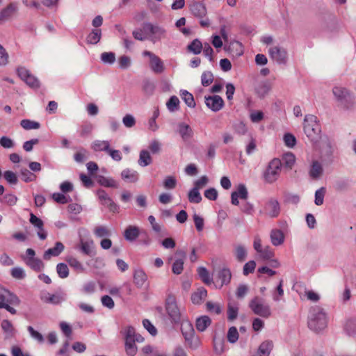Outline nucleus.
Masks as SVG:
<instances>
[{"instance_id": "09e8293b", "label": "nucleus", "mask_w": 356, "mask_h": 356, "mask_svg": "<svg viewBox=\"0 0 356 356\" xmlns=\"http://www.w3.org/2000/svg\"><path fill=\"white\" fill-rule=\"evenodd\" d=\"M181 96L182 99L184 101L186 104L188 106L194 108L195 106V103L194 101L193 96L191 93L188 92L186 90L181 91Z\"/></svg>"}, {"instance_id": "7c9ffc66", "label": "nucleus", "mask_w": 356, "mask_h": 356, "mask_svg": "<svg viewBox=\"0 0 356 356\" xmlns=\"http://www.w3.org/2000/svg\"><path fill=\"white\" fill-rule=\"evenodd\" d=\"M91 148L95 152H108L110 148V143L108 140H96L91 145Z\"/></svg>"}, {"instance_id": "6e6d98bb", "label": "nucleus", "mask_w": 356, "mask_h": 356, "mask_svg": "<svg viewBox=\"0 0 356 356\" xmlns=\"http://www.w3.org/2000/svg\"><path fill=\"white\" fill-rule=\"evenodd\" d=\"M213 81V75L209 71H205L201 76V83L203 86H208Z\"/></svg>"}, {"instance_id": "473e14b6", "label": "nucleus", "mask_w": 356, "mask_h": 356, "mask_svg": "<svg viewBox=\"0 0 356 356\" xmlns=\"http://www.w3.org/2000/svg\"><path fill=\"white\" fill-rule=\"evenodd\" d=\"M102 38V31L99 29H94L87 35L86 41L91 44H97Z\"/></svg>"}, {"instance_id": "412c9836", "label": "nucleus", "mask_w": 356, "mask_h": 356, "mask_svg": "<svg viewBox=\"0 0 356 356\" xmlns=\"http://www.w3.org/2000/svg\"><path fill=\"white\" fill-rule=\"evenodd\" d=\"M271 89V85L268 81L259 83L255 87V92L259 98L265 97Z\"/></svg>"}, {"instance_id": "37998d69", "label": "nucleus", "mask_w": 356, "mask_h": 356, "mask_svg": "<svg viewBox=\"0 0 356 356\" xmlns=\"http://www.w3.org/2000/svg\"><path fill=\"white\" fill-rule=\"evenodd\" d=\"M326 193V188L325 187H321L315 192V200L314 203L317 206H321L324 202V197Z\"/></svg>"}, {"instance_id": "49530a36", "label": "nucleus", "mask_w": 356, "mask_h": 356, "mask_svg": "<svg viewBox=\"0 0 356 356\" xmlns=\"http://www.w3.org/2000/svg\"><path fill=\"white\" fill-rule=\"evenodd\" d=\"M197 273L201 280L207 284H210L212 282V279L210 277L209 273L206 268L199 267Z\"/></svg>"}, {"instance_id": "69168bd1", "label": "nucleus", "mask_w": 356, "mask_h": 356, "mask_svg": "<svg viewBox=\"0 0 356 356\" xmlns=\"http://www.w3.org/2000/svg\"><path fill=\"white\" fill-rule=\"evenodd\" d=\"M101 60L104 63L113 64L115 61V55L113 52H104L101 54Z\"/></svg>"}, {"instance_id": "c85d7f7f", "label": "nucleus", "mask_w": 356, "mask_h": 356, "mask_svg": "<svg viewBox=\"0 0 356 356\" xmlns=\"http://www.w3.org/2000/svg\"><path fill=\"white\" fill-rule=\"evenodd\" d=\"M232 278V273L229 268H224L218 273V279L220 281V287L224 284H228Z\"/></svg>"}, {"instance_id": "680f3d73", "label": "nucleus", "mask_w": 356, "mask_h": 356, "mask_svg": "<svg viewBox=\"0 0 356 356\" xmlns=\"http://www.w3.org/2000/svg\"><path fill=\"white\" fill-rule=\"evenodd\" d=\"M207 309L211 313L220 314L222 312V307L218 303L207 302L206 304Z\"/></svg>"}, {"instance_id": "39448f33", "label": "nucleus", "mask_w": 356, "mask_h": 356, "mask_svg": "<svg viewBox=\"0 0 356 356\" xmlns=\"http://www.w3.org/2000/svg\"><path fill=\"white\" fill-rule=\"evenodd\" d=\"M282 163L280 159L275 158L268 164L264 172L263 177L266 182L273 184L276 181L280 175Z\"/></svg>"}, {"instance_id": "20e7f679", "label": "nucleus", "mask_w": 356, "mask_h": 356, "mask_svg": "<svg viewBox=\"0 0 356 356\" xmlns=\"http://www.w3.org/2000/svg\"><path fill=\"white\" fill-rule=\"evenodd\" d=\"M125 351L129 356H134L138 351L136 342L142 343L144 338L136 332L134 327L128 326L124 330Z\"/></svg>"}, {"instance_id": "79ce46f5", "label": "nucleus", "mask_w": 356, "mask_h": 356, "mask_svg": "<svg viewBox=\"0 0 356 356\" xmlns=\"http://www.w3.org/2000/svg\"><path fill=\"white\" fill-rule=\"evenodd\" d=\"M188 200L191 203H200L202 201V196L199 192V189L193 187L188 193Z\"/></svg>"}, {"instance_id": "5701e85b", "label": "nucleus", "mask_w": 356, "mask_h": 356, "mask_svg": "<svg viewBox=\"0 0 356 356\" xmlns=\"http://www.w3.org/2000/svg\"><path fill=\"white\" fill-rule=\"evenodd\" d=\"M270 238L273 245L278 246L284 243V235L281 230L273 229L270 233Z\"/></svg>"}, {"instance_id": "052dcab7", "label": "nucleus", "mask_w": 356, "mask_h": 356, "mask_svg": "<svg viewBox=\"0 0 356 356\" xmlns=\"http://www.w3.org/2000/svg\"><path fill=\"white\" fill-rule=\"evenodd\" d=\"M0 146L5 149H11L15 146V142L10 138L3 136L0 138Z\"/></svg>"}, {"instance_id": "e433bc0d", "label": "nucleus", "mask_w": 356, "mask_h": 356, "mask_svg": "<svg viewBox=\"0 0 356 356\" xmlns=\"http://www.w3.org/2000/svg\"><path fill=\"white\" fill-rule=\"evenodd\" d=\"M203 48V44L198 39L193 40L188 46V50L194 54L201 53Z\"/></svg>"}, {"instance_id": "e2e57ef3", "label": "nucleus", "mask_w": 356, "mask_h": 356, "mask_svg": "<svg viewBox=\"0 0 356 356\" xmlns=\"http://www.w3.org/2000/svg\"><path fill=\"white\" fill-rule=\"evenodd\" d=\"M0 201L9 206H13L17 203V197L11 193L6 194L3 197L0 198Z\"/></svg>"}, {"instance_id": "a18cd8bd", "label": "nucleus", "mask_w": 356, "mask_h": 356, "mask_svg": "<svg viewBox=\"0 0 356 356\" xmlns=\"http://www.w3.org/2000/svg\"><path fill=\"white\" fill-rule=\"evenodd\" d=\"M225 341L222 338H213V349L217 354H221L225 350Z\"/></svg>"}, {"instance_id": "0e129e2a", "label": "nucleus", "mask_w": 356, "mask_h": 356, "mask_svg": "<svg viewBox=\"0 0 356 356\" xmlns=\"http://www.w3.org/2000/svg\"><path fill=\"white\" fill-rule=\"evenodd\" d=\"M256 268V262L254 260H250L245 264L243 268V273L247 276L250 273H252Z\"/></svg>"}, {"instance_id": "dca6fc26", "label": "nucleus", "mask_w": 356, "mask_h": 356, "mask_svg": "<svg viewBox=\"0 0 356 356\" xmlns=\"http://www.w3.org/2000/svg\"><path fill=\"white\" fill-rule=\"evenodd\" d=\"M265 211L266 214L270 218H276L280 212V207L278 201L275 199H270L266 206Z\"/></svg>"}, {"instance_id": "9b49d317", "label": "nucleus", "mask_w": 356, "mask_h": 356, "mask_svg": "<svg viewBox=\"0 0 356 356\" xmlns=\"http://www.w3.org/2000/svg\"><path fill=\"white\" fill-rule=\"evenodd\" d=\"M19 304V300L17 296L6 289L0 287V308L5 307L6 305H18Z\"/></svg>"}, {"instance_id": "393cba45", "label": "nucleus", "mask_w": 356, "mask_h": 356, "mask_svg": "<svg viewBox=\"0 0 356 356\" xmlns=\"http://www.w3.org/2000/svg\"><path fill=\"white\" fill-rule=\"evenodd\" d=\"M273 348V342L270 340H266L259 345L257 355L259 356H269Z\"/></svg>"}, {"instance_id": "864d4df0", "label": "nucleus", "mask_w": 356, "mask_h": 356, "mask_svg": "<svg viewBox=\"0 0 356 356\" xmlns=\"http://www.w3.org/2000/svg\"><path fill=\"white\" fill-rule=\"evenodd\" d=\"M20 124L26 130L37 129L40 127L39 122L27 119L22 120L20 122Z\"/></svg>"}, {"instance_id": "7ed1b4c3", "label": "nucleus", "mask_w": 356, "mask_h": 356, "mask_svg": "<svg viewBox=\"0 0 356 356\" xmlns=\"http://www.w3.org/2000/svg\"><path fill=\"white\" fill-rule=\"evenodd\" d=\"M304 132L309 140L315 143L321 138V127L317 117L308 114L305 116L303 123Z\"/></svg>"}, {"instance_id": "4c0bfd02", "label": "nucleus", "mask_w": 356, "mask_h": 356, "mask_svg": "<svg viewBox=\"0 0 356 356\" xmlns=\"http://www.w3.org/2000/svg\"><path fill=\"white\" fill-rule=\"evenodd\" d=\"M282 160L284 167L291 170L296 163V156L293 153L287 152L283 155Z\"/></svg>"}, {"instance_id": "a878e982", "label": "nucleus", "mask_w": 356, "mask_h": 356, "mask_svg": "<svg viewBox=\"0 0 356 356\" xmlns=\"http://www.w3.org/2000/svg\"><path fill=\"white\" fill-rule=\"evenodd\" d=\"M323 171V170L321 164L318 161H314L312 163L309 175L311 178L318 179L322 175Z\"/></svg>"}, {"instance_id": "b1692460", "label": "nucleus", "mask_w": 356, "mask_h": 356, "mask_svg": "<svg viewBox=\"0 0 356 356\" xmlns=\"http://www.w3.org/2000/svg\"><path fill=\"white\" fill-rule=\"evenodd\" d=\"M121 177L124 181L135 183L139 179V174L134 170L126 168L122 171Z\"/></svg>"}, {"instance_id": "ea45409f", "label": "nucleus", "mask_w": 356, "mask_h": 356, "mask_svg": "<svg viewBox=\"0 0 356 356\" xmlns=\"http://www.w3.org/2000/svg\"><path fill=\"white\" fill-rule=\"evenodd\" d=\"M247 250L243 245H237L234 250V255L236 259L239 262H243L247 257Z\"/></svg>"}, {"instance_id": "4d7b16f0", "label": "nucleus", "mask_w": 356, "mask_h": 356, "mask_svg": "<svg viewBox=\"0 0 356 356\" xmlns=\"http://www.w3.org/2000/svg\"><path fill=\"white\" fill-rule=\"evenodd\" d=\"M20 177L21 179L24 182H31L35 179V175L31 172L29 170L26 168H23L20 170Z\"/></svg>"}, {"instance_id": "f3484780", "label": "nucleus", "mask_w": 356, "mask_h": 356, "mask_svg": "<svg viewBox=\"0 0 356 356\" xmlns=\"http://www.w3.org/2000/svg\"><path fill=\"white\" fill-rule=\"evenodd\" d=\"M176 254L178 255L179 258L175 259L173 262L172 271L175 275H180L184 269V259L186 257V254L184 250H177Z\"/></svg>"}, {"instance_id": "9d476101", "label": "nucleus", "mask_w": 356, "mask_h": 356, "mask_svg": "<svg viewBox=\"0 0 356 356\" xmlns=\"http://www.w3.org/2000/svg\"><path fill=\"white\" fill-rule=\"evenodd\" d=\"M268 54L272 60L278 64H286L287 61V51L281 47L273 46L269 48Z\"/></svg>"}, {"instance_id": "f03ea898", "label": "nucleus", "mask_w": 356, "mask_h": 356, "mask_svg": "<svg viewBox=\"0 0 356 356\" xmlns=\"http://www.w3.org/2000/svg\"><path fill=\"white\" fill-rule=\"evenodd\" d=\"M335 100L343 109L350 110L355 105V97L347 88L342 86H335L332 90Z\"/></svg>"}, {"instance_id": "f8f14e48", "label": "nucleus", "mask_w": 356, "mask_h": 356, "mask_svg": "<svg viewBox=\"0 0 356 356\" xmlns=\"http://www.w3.org/2000/svg\"><path fill=\"white\" fill-rule=\"evenodd\" d=\"M207 106L214 112L220 111L224 106V101L219 95L205 97Z\"/></svg>"}, {"instance_id": "a19ab883", "label": "nucleus", "mask_w": 356, "mask_h": 356, "mask_svg": "<svg viewBox=\"0 0 356 356\" xmlns=\"http://www.w3.org/2000/svg\"><path fill=\"white\" fill-rule=\"evenodd\" d=\"M94 234L98 238L108 237L111 235V230L105 226H97L93 230Z\"/></svg>"}, {"instance_id": "4be33fe9", "label": "nucleus", "mask_w": 356, "mask_h": 356, "mask_svg": "<svg viewBox=\"0 0 356 356\" xmlns=\"http://www.w3.org/2000/svg\"><path fill=\"white\" fill-rule=\"evenodd\" d=\"M178 132L184 140H188L192 138L193 135L191 127L184 122L178 124Z\"/></svg>"}, {"instance_id": "58836bf2", "label": "nucleus", "mask_w": 356, "mask_h": 356, "mask_svg": "<svg viewBox=\"0 0 356 356\" xmlns=\"http://www.w3.org/2000/svg\"><path fill=\"white\" fill-rule=\"evenodd\" d=\"M66 261L70 266L73 268L75 270L78 272L84 271V267L83 264L76 258L71 256L67 257Z\"/></svg>"}, {"instance_id": "338daca9", "label": "nucleus", "mask_w": 356, "mask_h": 356, "mask_svg": "<svg viewBox=\"0 0 356 356\" xmlns=\"http://www.w3.org/2000/svg\"><path fill=\"white\" fill-rule=\"evenodd\" d=\"M193 218L196 229L198 232H202L204 225V218L197 213L193 214Z\"/></svg>"}, {"instance_id": "72a5a7b5", "label": "nucleus", "mask_w": 356, "mask_h": 356, "mask_svg": "<svg viewBox=\"0 0 356 356\" xmlns=\"http://www.w3.org/2000/svg\"><path fill=\"white\" fill-rule=\"evenodd\" d=\"M152 162V158L147 150L143 149L140 152L139 159L138 161V165L142 167H145L150 165Z\"/></svg>"}, {"instance_id": "423d86ee", "label": "nucleus", "mask_w": 356, "mask_h": 356, "mask_svg": "<svg viewBox=\"0 0 356 356\" xmlns=\"http://www.w3.org/2000/svg\"><path fill=\"white\" fill-rule=\"evenodd\" d=\"M249 307L253 313L264 318H268L271 315L270 307L264 303V300L256 296L249 302Z\"/></svg>"}, {"instance_id": "de8ad7c7", "label": "nucleus", "mask_w": 356, "mask_h": 356, "mask_svg": "<svg viewBox=\"0 0 356 356\" xmlns=\"http://www.w3.org/2000/svg\"><path fill=\"white\" fill-rule=\"evenodd\" d=\"M258 253L260 257L264 260L270 259L274 256L273 250L268 245L262 248Z\"/></svg>"}, {"instance_id": "a211bd4d", "label": "nucleus", "mask_w": 356, "mask_h": 356, "mask_svg": "<svg viewBox=\"0 0 356 356\" xmlns=\"http://www.w3.org/2000/svg\"><path fill=\"white\" fill-rule=\"evenodd\" d=\"M191 13L197 18H203L206 16L207 10L205 5L202 2H193L190 6Z\"/></svg>"}, {"instance_id": "4468645a", "label": "nucleus", "mask_w": 356, "mask_h": 356, "mask_svg": "<svg viewBox=\"0 0 356 356\" xmlns=\"http://www.w3.org/2000/svg\"><path fill=\"white\" fill-rule=\"evenodd\" d=\"M181 330L185 340L188 343H191V341L193 339L195 333L193 325L189 321L184 320L181 323ZM190 346L193 347L192 343H190ZM197 346L198 342L197 341L193 348H197Z\"/></svg>"}, {"instance_id": "8fccbe9b", "label": "nucleus", "mask_w": 356, "mask_h": 356, "mask_svg": "<svg viewBox=\"0 0 356 356\" xmlns=\"http://www.w3.org/2000/svg\"><path fill=\"white\" fill-rule=\"evenodd\" d=\"M179 100L177 96H172L166 103L169 111L174 112L179 109Z\"/></svg>"}, {"instance_id": "c9c22d12", "label": "nucleus", "mask_w": 356, "mask_h": 356, "mask_svg": "<svg viewBox=\"0 0 356 356\" xmlns=\"http://www.w3.org/2000/svg\"><path fill=\"white\" fill-rule=\"evenodd\" d=\"M211 321L207 316H202L196 320V328L200 332H204L210 325Z\"/></svg>"}, {"instance_id": "c03bdc74", "label": "nucleus", "mask_w": 356, "mask_h": 356, "mask_svg": "<svg viewBox=\"0 0 356 356\" xmlns=\"http://www.w3.org/2000/svg\"><path fill=\"white\" fill-rule=\"evenodd\" d=\"M92 241H81L80 248L81 251L86 255L92 256L95 254V252L92 248Z\"/></svg>"}, {"instance_id": "774afa93", "label": "nucleus", "mask_w": 356, "mask_h": 356, "mask_svg": "<svg viewBox=\"0 0 356 356\" xmlns=\"http://www.w3.org/2000/svg\"><path fill=\"white\" fill-rule=\"evenodd\" d=\"M3 177L6 181L10 184H16L17 183V177L16 174L10 170L5 171Z\"/></svg>"}, {"instance_id": "0eeeda50", "label": "nucleus", "mask_w": 356, "mask_h": 356, "mask_svg": "<svg viewBox=\"0 0 356 356\" xmlns=\"http://www.w3.org/2000/svg\"><path fill=\"white\" fill-rule=\"evenodd\" d=\"M165 309L172 321L175 323L181 321L182 314L177 305L176 298L172 293H169L166 298Z\"/></svg>"}, {"instance_id": "13d9d810", "label": "nucleus", "mask_w": 356, "mask_h": 356, "mask_svg": "<svg viewBox=\"0 0 356 356\" xmlns=\"http://www.w3.org/2000/svg\"><path fill=\"white\" fill-rule=\"evenodd\" d=\"M177 179L174 176H168L163 181V187L167 190L174 189L177 186Z\"/></svg>"}, {"instance_id": "ddd939ff", "label": "nucleus", "mask_w": 356, "mask_h": 356, "mask_svg": "<svg viewBox=\"0 0 356 356\" xmlns=\"http://www.w3.org/2000/svg\"><path fill=\"white\" fill-rule=\"evenodd\" d=\"M18 3L11 2L0 12V22L7 21L11 19L18 11Z\"/></svg>"}, {"instance_id": "c756f323", "label": "nucleus", "mask_w": 356, "mask_h": 356, "mask_svg": "<svg viewBox=\"0 0 356 356\" xmlns=\"http://www.w3.org/2000/svg\"><path fill=\"white\" fill-rule=\"evenodd\" d=\"M151 29L153 30L151 34V40L152 42H155L165 38L166 31L163 27L155 26L154 27H151Z\"/></svg>"}, {"instance_id": "1a4fd4ad", "label": "nucleus", "mask_w": 356, "mask_h": 356, "mask_svg": "<svg viewBox=\"0 0 356 356\" xmlns=\"http://www.w3.org/2000/svg\"><path fill=\"white\" fill-rule=\"evenodd\" d=\"M143 55L149 58V67L154 73L161 74L164 72L165 66L163 62L158 56L149 51H144Z\"/></svg>"}, {"instance_id": "f257e3e1", "label": "nucleus", "mask_w": 356, "mask_h": 356, "mask_svg": "<svg viewBox=\"0 0 356 356\" xmlns=\"http://www.w3.org/2000/svg\"><path fill=\"white\" fill-rule=\"evenodd\" d=\"M327 325V318L324 309L319 306L310 308L308 316V327L310 330L318 332L324 330Z\"/></svg>"}, {"instance_id": "5fc2aeb1", "label": "nucleus", "mask_w": 356, "mask_h": 356, "mask_svg": "<svg viewBox=\"0 0 356 356\" xmlns=\"http://www.w3.org/2000/svg\"><path fill=\"white\" fill-rule=\"evenodd\" d=\"M238 337L239 335L236 327L234 326L229 327L227 334V341L231 343H234L238 341Z\"/></svg>"}, {"instance_id": "3c124183", "label": "nucleus", "mask_w": 356, "mask_h": 356, "mask_svg": "<svg viewBox=\"0 0 356 356\" xmlns=\"http://www.w3.org/2000/svg\"><path fill=\"white\" fill-rule=\"evenodd\" d=\"M56 272L59 277L64 279L69 275V268L67 264L64 263H59L56 266Z\"/></svg>"}, {"instance_id": "6e6552de", "label": "nucleus", "mask_w": 356, "mask_h": 356, "mask_svg": "<svg viewBox=\"0 0 356 356\" xmlns=\"http://www.w3.org/2000/svg\"><path fill=\"white\" fill-rule=\"evenodd\" d=\"M35 250L28 248L26 251V256L23 258L26 264L35 271L39 272L44 268V264L41 259L35 257Z\"/></svg>"}, {"instance_id": "603ef678", "label": "nucleus", "mask_w": 356, "mask_h": 356, "mask_svg": "<svg viewBox=\"0 0 356 356\" xmlns=\"http://www.w3.org/2000/svg\"><path fill=\"white\" fill-rule=\"evenodd\" d=\"M238 308L236 305L231 303L228 304L227 306V318L229 321H234L238 316Z\"/></svg>"}, {"instance_id": "cd10ccee", "label": "nucleus", "mask_w": 356, "mask_h": 356, "mask_svg": "<svg viewBox=\"0 0 356 356\" xmlns=\"http://www.w3.org/2000/svg\"><path fill=\"white\" fill-rule=\"evenodd\" d=\"M207 296V291L204 288L198 289L195 292L191 295V301L193 304L199 305Z\"/></svg>"}, {"instance_id": "bf43d9fd", "label": "nucleus", "mask_w": 356, "mask_h": 356, "mask_svg": "<svg viewBox=\"0 0 356 356\" xmlns=\"http://www.w3.org/2000/svg\"><path fill=\"white\" fill-rule=\"evenodd\" d=\"M27 330L29 332L31 338L37 341L40 343H42L44 341V337L41 333L34 330L32 326H29Z\"/></svg>"}, {"instance_id": "2eb2a0df", "label": "nucleus", "mask_w": 356, "mask_h": 356, "mask_svg": "<svg viewBox=\"0 0 356 356\" xmlns=\"http://www.w3.org/2000/svg\"><path fill=\"white\" fill-rule=\"evenodd\" d=\"M248 197V192L244 184H239L236 191H233L231 194V202L234 205H238V198L243 200H247Z\"/></svg>"}, {"instance_id": "2f4dec72", "label": "nucleus", "mask_w": 356, "mask_h": 356, "mask_svg": "<svg viewBox=\"0 0 356 356\" xmlns=\"http://www.w3.org/2000/svg\"><path fill=\"white\" fill-rule=\"evenodd\" d=\"M1 328L5 333L6 339H10L15 336V330L8 320H3L1 322Z\"/></svg>"}, {"instance_id": "aec40b11", "label": "nucleus", "mask_w": 356, "mask_h": 356, "mask_svg": "<svg viewBox=\"0 0 356 356\" xmlns=\"http://www.w3.org/2000/svg\"><path fill=\"white\" fill-rule=\"evenodd\" d=\"M134 282L138 288H141L147 280V275L143 269H136L134 272Z\"/></svg>"}, {"instance_id": "6ab92c4d", "label": "nucleus", "mask_w": 356, "mask_h": 356, "mask_svg": "<svg viewBox=\"0 0 356 356\" xmlns=\"http://www.w3.org/2000/svg\"><path fill=\"white\" fill-rule=\"evenodd\" d=\"M64 248L63 244L58 241L54 248H49L44 252L43 257L45 260H49L51 257H58L64 250Z\"/></svg>"}, {"instance_id": "f704fd0d", "label": "nucleus", "mask_w": 356, "mask_h": 356, "mask_svg": "<svg viewBox=\"0 0 356 356\" xmlns=\"http://www.w3.org/2000/svg\"><path fill=\"white\" fill-rule=\"evenodd\" d=\"M97 182L103 186L118 188L119 185L118 182L111 177H105L99 175L97 177Z\"/></svg>"}, {"instance_id": "bb28decb", "label": "nucleus", "mask_w": 356, "mask_h": 356, "mask_svg": "<svg viewBox=\"0 0 356 356\" xmlns=\"http://www.w3.org/2000/svg\"><path fill=\"white\" fill-rule=\"evenodd\" d=\"M140 231L138 227L129 225L124 231V236L127 241H134L139 236Z\"/></svg>"}]
</instances>
